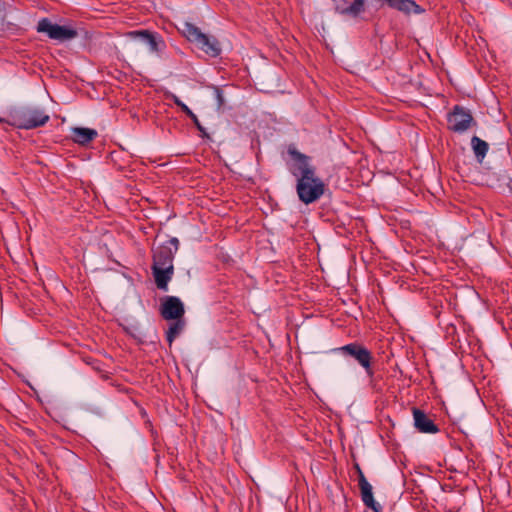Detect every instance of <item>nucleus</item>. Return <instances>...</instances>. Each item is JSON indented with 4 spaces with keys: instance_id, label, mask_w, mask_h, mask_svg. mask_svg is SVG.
Listing matches in <instances>:
<instances>
[{
    "instance_id": "obj_1",
    "label": "nucleus",
    "mask_w": 512,
    "mask_h": 512,
    "mask_svg": "<svg viewBox=\"0 0 512 512\" xmlns=\"http://www.w3.org/2000/svg\"><path fill=\"white\" fill-rule=\"evenodd\" d=\"M290 159L287 168L296 179V193L299 200L308 205L318 201L325 193L326 185L317 175L316 167L311 162V157L300 152L294 145L287 148Z\"/></svg>"
},
{
    "instance_id": "obj_2",
    "label": "nucleus",
    "mask_w": 512,
    "mask_h": 512,
    "mask_svg": "<svg viewBox=\"0 0 512 512\" xmlns=\"http://www.w3.org/2000/svg\"><path fill=\"white\" fill-rule=\"evenodd\" d=\"M179 249V240L170 238L166 243L153 250L152 273L155 284L162 291L168 290V283L174 275V256Z\"/></svg>"
},
{
    "instance_id": "obj_3",
    "label": "nucleus",
    "mask_w": 512,
    "mask_h": 512,
    "mask_svg": "<svg viewBox=\"0 0 512 512\" xmlns=\"http://www.w3.org/2000/svg\"><path fill=\"white\" fill-rule=\"evenodd\" d=\"M49 120L50 116L44 108L32 104L12 107L7 111L6 116H0V123L24 130L43 127Z\"/></svg>"
},
{
    "instance_id": "obj_4",
    "label": "nucleus",
    "mask_w": 512,
    "mask_h": 512,
    "mask_svg": "<svg viewBox=\"0 0 512 512\" xmlns=\"http://www.w3.org/2000/svg\"><path fill=\"white\" fill-rule=\"evenodd\" d=\"M180 30L183 36L197 49L212 58L220 56L222 52L221 45L214 36L203 33L199 27L190 22H184Z\"/></svg>"
},
{
    "instance_id": "obj_5",
    "label": "nucleus",
    "mask_w": 512,
    "mask_h": 512,
    "mask_svg": "<svg viewBox=\"0 0 512 512\" xmlns=\"http://www.w3.org/2000/svg\"><path fill=\"white\" fill-rule=\"evenodd\" d=\"M333 352L340 353L344 357H350L354 359L365 371L366 375L373 379L374 377V357L372 352L368 350L364 345L353 342L344 346L335 348Z\"/></svg>"
},
{
    "instance_id": "obj_6",
    "label": "nucleus",
    "mask_w": 512,
    "mask_h": 512,
    "mask_svg": "<svg viewBox=\"0 0 512 512\" xmlns=\"http://www.w3.org/2000/svg\"><path fill=\"white\" fill-rule=\"evenodd\" d=\"M448 129L455 133H464L477 123L471 112L460 106L455 105L451 112L447 115Z\"/></svg>"
},
{
    "instance_id": "obj_7",
    "label": "nucleus",
    "mask_w": 512,
    "mask_h": 512,
    "mask_svg": "<svg viewBox=\"0 0 512 512\" xmlns=\"http://www.w3.org/2000/svg\"><path fill=\"white\" fill-rule=\"evenodd\" d=\"M37 32L45 33L50 39L66 41L75 38L78 33L72 27L52 23L48 18H42L37 24Z\"/></svg>"
},
{
    "instance_id": "obj_8",
    "label": "nucleus",
    "mask_w": 512,
    "mask_h": 512,
    "mask_svg": "<svg viewBox=\"0 0 512 512\" xmlns=\"http://www.w3.org/2000/svg\"><path fill=\"white\" fill-rule=\"evenodd\" d=\"M128 36L133 39H139L145 43L149 51L158 56H162V52L166 48V43L163 37L157 32L149 30H135L128 33Z\"/></svg>"
},
{
    "instance_id": "obj_9",
    "label": "nucleus",
    "mask_w": 512,
    "mask_h": 512,
    "mask_svg": "<svg viewBox=\"0 0 512 512\" xmlns=\"http://www.w3.org/2000/svg\"><path fill=\"white\" fill-rule=\"evenodd\" d=\"M185 308L180 298L176 296H165L161 300L160 315L165 320L182 319Z\"/></svg>"
},
{
    "instance_id": "obj_10",
    "label": "nucleus",
    "mask_w": 512,
    "mask_h": 512,
    "mask_svg": "<svg viewBox=\"0 0 512 512\" xmlns=\"http://www.w3.org/2000/svg\"><path fill=\"white\" fill-rule=\"evenodd\" d=\"M336 12L350 17H358L365 11L367 0H332Z\"/></svg>"
},
{
    "instance_id": "obj_11",
    "label": "nucleus",
    "mask_w": 512,
    "mask_h": 512,
    "mask_svg": "<svg viewBox=\"0 0 512 512\" xmlns=\"http://www.w3.org/2000/svg\"><path fill=\"white\" fill-rule=\"evenodd\" d=\"M412 414L414 419V426L418 432L425 434H436L439 432V427L424 411L413 407Z\"/></svg>"
},
{
    "instance_id": "obj_12",
    "label": "nucleus",
    "mask_w": 512,
    "mask_h": 512,
    "mask_svg": "<svg viewBox=\"0 0 512 512\" xmlns=\"http://www.w3.org/2000/svg\"><path fill=\"white\" fill-rule=\"evenodd\" d=\"M381 6H387L404 14L414 12L421 13L423 10L414 0H376Z\"/></svg>"
},
{
    "instance_id": "obj_13",
    "label": "nucleus",
    "mask_w": 512,
    "mask_h": 512,
    "mask_svg": "<svg viewBox=\"0 0 512 512\" xmlns=\"http://www.w3.org/2000/svg\"><path fill=\"white\" fill-rule=\"evenodd\" d=\"M361 494V499L364 505L371 509L373 512H382V506L375 501L372 491L371 484L366 478L361 479V483L358 484Z\"/></svg>"
},
{
    "instance_id": "obj_14",
    "label": "nucleus",
    "mask_w": 512,
    "mask_h": 512,
    "mask_svg": "<svg viewBox=\"0 0 512 512\" xmlns=\"http://www.w3.org/2000/svg\"><path fill=\"white\" fill-rule=\"evenodd\" d=\"M98 133L95 129L86 127L72 128V140L80 145H86L97 137Z\"/></svg>"
},
{
    "instance_id": "obj_15",
    "label": "nucleus",
    "mask_w": 512,
    "mask_h": 512,
    "mask_svg": "<svg viewBox=\"0 0 512 512\" xmlns=\"http://www.w3.org/2000/svg\"><path fill=\"white\" fill-rule=\"evenodd\" d=\"M171 99L173 102L181 109L183 113H185L194 123L196 128L204 135L208 136L205 128L201 125L198 117L193 113V111L185 104L183 103L176 95L172 94Z\"/></svg>"
},
{
    "instance_id": "obj_16",
    "label": "nucleus",
    "mask_w": 512,
    "mask_h": 512,
    "mask_svg": "<svg viewBox=\"0 0 512 512\" xmlns=\"http://www.w3.org/2000/svg\"><path fill=\"white\" fill-rule=\"evenodd\" d=\"M471 147L477 161L481 163L489 150L488 143L478 136H473L471 138Z\"/></svg>"
},
{
    "instance_id": "obj_17",
    "label": "nucleus",
    "mask_w": 512,
    "mask_h": 512,
    "mask_svg": "<svg viewBox=\"0 0 512 512\" xmlns=\"http://www.w3.org/2000/svg\"><path fill=\"white\" fill-rule=\"evenodd\" d=\"M185 324V320L182 318L173 320L169 325L168 330L166 331V340L169 346H171L174 340L182 333L185 328Z\"/></svg>"
},
{
    "instance_id": "obj_18",
    "label": "nucleus",
    "mask_w": 512,
    "mask_h": 512,
    "mask_svg": "<svg viewBox=\"0 0 512 512\" xmlns=\"http://www.w3.org/2000/svg\"><path fill=\"white\" fill-rule=\"evenodd\" d=\"M215 97L217 100L218 109L222 108L225 104L223 90L219 87L214 88Z\"/></svg>"
},
{
    "instance_id": "obj_19",
    "label": "nucleus",
    "mask_w": 512,
    "mask_h": 512,
    "mask_svg": "<svg viewBox=\"0 0 512 512\" xmlns=\"http://www.w3.org/2000/svg\"><path fill=\"white\" fill-rule=\"evenodd\" d=\"M354 468H355L356 473L358 475V484H359V483H361V479L362 478H366V477H365V475H364V473H363V471H362V469H361V467H360V465L358 463L354 464Z\"/></svg>"
}]
</instances>
